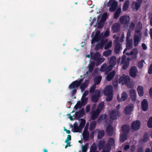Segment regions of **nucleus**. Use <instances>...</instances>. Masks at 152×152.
Wrapping results in <instances>:
<instances>
[{
  "label": "nucleus",
  "mask_w": 152,
  "mask_h": 152,
  "mask_svg": "<svg viewBox=\"0 0 152 152\" xmlns=\"http://www.w3.org/2000/svg\"><path fill=\"white\" fill-rule=\"evenodd\" d=\"M119 83H122V85H125L129 88H132L133 85L131 81V79L129 76L123 74L120 77Z\"/></svg>",
  "instance_id": "obj_1"
},
{
  "label": "nucleus",
  "mask_w": 152,
  "mask_h": 152,
  "mask_svg": "<svg viewBox=\"0 0 152 152\" xmlns=\"http://www.w3.org/2000/svg\"><path fill=\"white\" fill-rule=\"evenodd\" d=\"M142 28V25L141 23L139 22L136 26L134 37V46H137L139 40L141 38V33L140 31Z\"/></svg>",
  "instance_id": "obj_2"
},
{
  "label": "nucleus",
  "mask_w": 152,
  "mask_h": 152,
  "mask_svg": "<svg viewBox=\"0 0 152 152\" xmlns=\"http://www.w3.org/2000/svg\"><path fill=\"white\" fill-rule=\"evenodd\" d=\"M121 64H123L122 69H126L129 65V61L131 60L130 58H127L126 59V56L125 55H123L121 58Z\"/></svg>",
  "instance_id": "obj_3"
},
{
  "label": "nucleus",
  "mask_w": 152,
  "mask_h": 152,
  "mask_svg": "<svg viewBox=\"0 0 152 152\" xmlns=\"http://www.w3.org/2000/svg\"><path fill=\"white\" fill-rule=\"evenodd\" d=\"M84 79V77H83L80 79L79 80H77L73 82L69 86V88L72 89L78 88L81 83L83 81Z\"/></svg>",
  "instance_id": "obj_4"
},
{
  "label": "nucleus",
  "mask_w": 152,
  "mask_h": 152,
  "mask_svg": "<svg viewBox=\"0 0 152 152\" xmlns=\"http://www.w3.org/2000/svg\"><path fill=\"white\" fill-rule=\"evenodd\" d=\"M119 111L116 109H114L111 111L110 114V118L112 120L117 119L120 116Z\"/></svg>",
  "instance_id": "obj_5"
},
{
  "label": "nucleus",
  "mask_w": 152,
  "mask_h": 152,
  "mask_svg": "<svg viewBox=\"0 0 152 152\" xmlns=\"http://www.w3.org/2000/svg\"><path fill=\"white\" fill-rule=\"evenodd\" d=\"M120 57L118 58L117 61L116 57L113 56L110 58L109 61V64L114 66L116 64V61L117 63L119 64L120 63Z\"/></svg>",
  "instance_id": "obj_6"
},
{
  "label": "nucleus",
  "mask_w": 152,
  "mask_h": 152,
  "mask_svg": "<svg viewBox=\"0 0 152 152\" xmlns=\"http://www.w3.org/2000/svg\"><path fill=\"white\" fill-rule=\"evenodd\" d=\"M130 20L129 16L124 15L121 17L120 22L121 24H127L129 23Z\"/></svg>",
  "instance_id": "obj_7"
},
{
  "label": "nucleus",
  "mask_w": 152,
  "mask_h": 152,
  "mask_svg": "<svg viewBox=\"0 0 152 152\" xmlns=\"http://www.w3.org/2000/svg\"><path fill=\"white\" fill-rule=\"evenodd\" d=\"M95 94L92 96L91 101L94 103H96L99 100V97L100 96V91L96 90L95 91Z\"/></svg>",
  "instance_id": "obj_8"
},
{
  "label": "nucleus",
  "mask_w": 152,
  "mask_h": 152,
  "mask_svg": "<svg viewBox=\"0 0 152 152\" xmlns=\"http://www.w3.org/2000/svg\"><path fill=\"white\" fill-rule=\"evenodd\" d=\"M103 94L105 96L113 94L112 86L110 85L107 86L104 91Z\"/></svg>",
  "instance_id": "obj_9"
},
{
  "label": "nucleus",
  "mask_w": 152,
  "mask_h": 152,
  "mask_svg": "<svg viewBox=\"0 0 152 152\" xmlns=\"http://www.w3.org/2000/svg\"><path fill=\"white\" fill-rule=\"evenodd\" d=\"M133 110V104H129L125 108L124 113L125 115L130 114Z\"/></svg>",
  "instance_id": "obj_10"
},
{
  "label": "nucleus",
  "mask_w": 152,
  "mask_h": 152,
  "mask_svg": "<svg viewBox=\"0 0 152 152\" xmlns=\"http://www.w3.org/2000/svg\"><path fill=\"white\" fill-rule=\"evenodd\" d=\"M99 149L100 150L102 149L108 148V145L105 144V141L104 140H100L98 144Z\"/></svg>",
  "instance_id": "obj_11"
},
{
  "label": "nucleus",
  "mask_w": 152,
  "mask_h": 152,
  "mask_svg": "<svg viewBox=\"0 0 152 152\" xmlns=\"http://www.w3.org/2000/svg\"><path fill=\"white\" fill-rule=\"evenodd\" d=\"M85 112L84 108H82L80 110L76 112L75 115V118L78 120L80 118L82 117L84 114Z\"/></svg>",
  "instance_id": "obj_12"
},
{
  "label": "nucleus",
  "mask_w": 152,
  "mask_h": 152,
  "mask_svg": "<svg viewBox=\"0 0 152 152\" xmlns=\"http://www.w3.org/2000/svg\"><path fill=\"white\" fill-rule=\"evenodd\" d=\"M122 131L125 134H128L130 132V128L129 125L126 124L123 125L122 126Z\"/></svg>",
  "instance_id": "obj_13"
},
{
  "label": "nucleus",
  "mask_w": 152,
  "mask_h": 152,
  "mask_svg": "<svg viewBox=\"0 0 152 152\" xmlns=\"http://www.w3.org/2000/svg\"><path fill=\"white\" fill-rule=\"evenodd\" d=\"M120 25L119 23H114L112 27V30L113 33L118 32L120 29Z\"/></svg>",
  "instance_id": "obj_14"
},
{
  "label": "nucleus",
  "mask_w": 152,
  "mask_h": 152,
  "mask_svg": "<svg viewBox=\"0 0 152 152\" xmlns=\"http://www.w3.org/2000/svg\"><path fill=\"white\" fill-rule=\"evenodd\" d=\"M141 107L142 110L144 111H146L148 108V101L146 99H144L141 104Z\"/></svg>",
  "instance_id": "obj_15"
},
{
  "label": "nucleus",
  "mask_w": 152,
  "mask_h": 152,
  "mask_svg": "<svg viewBox=\"0 0 152 152\" xmlns=\"http://www.w3.org/2000/svg\"><path fill=\"white\" fill-rule=\"evenodd\" d=\"M121 49H122V48L121 44L119 42L116 43L114 50V53L116 54H118L119 53Z\"/></svg>",
  "instance_id": "obj_16"
},
{
  "label": "nucleus",
  "mask_w": 152,
  "mask_h": 152,
  "mask_svg": "<svg viewBox=\"0 0 152 152\" xmlns=\"http://www.w3.org/2000/svg\"><path fill=\"white\" fill-rule=\"evenodd\" d=\"M115 74V70H113L110 72L106 76V79L108 81H110L112 80L114 77Z\"/></svg>",
  "instance_id": "obj_17"
},
{
  "label": "nucleus",
  "mask_w": 152,
  "mask_h": 152,
  "mask_svg": "<svg viewBox=\"0 0 152 152\" xmlns=\"http://www.w3.org/2000/svg\"><path fill=\"white\" fill-rule=\"evenodd\" d=\"M89 81L88 80H85L84 83H81L80 85V88L82 91H84L88 86Z\"/></svg>",
  "instance_id": "obj_18"
},
{
  "label": "nucleus",
  "mask_w": 152,
  "mask_h": 152,
  "mask_svg": "<svg viewBox=\"0 0 152 152\" xmlns=\"http://www.w3.org/2000/svg\"><path fill=\"white\" fill-rule=\"evenodd\" d=\"M118 5V3L117 1H114L113 2L112 5L110 6L109 10L110 12H113L115 11Z\"/></svg>",
  "instance_id": "obj_19"
},
{
  "label": "nucleus",
  "mask_w": 152,
  "mask_h": 152,
  "mask_svg": "<svg viewBox=\"0 0 152 152\" xmlns=\"http://www.w3.org/2000/svg\"><path fill=\"white\" fill-rule=\"evenodd\" d=\"M106 133L108 135H112L113 133V127L111 125H109L106 127Z\"/></svg>",
  "instance_id": "obj_20"
},
{
  "label": "nucleus",
  "mask_w": 152,
  "mask_h": 152,
  "mask_svg": "<svg viewBox=\"0 0 152 152\" xmlns=\"http://www.w3.org/2000/svg\"><path fill=\"white\" fill-rule=\"evenodd\" d=\"M100 113L98 109H96L95 111L93 112L91 116V119L94 120L96 119L99 116V114Z\"/></svg>",
  "instance_id": "obj_21"
},
{
  "label": "nucleus",
  "mask_w": 152,
  "mask_h": 152,
  "mask_svg": "<svg viewBox=\"0 0 152 152\" xmlns=\"http://www.w3.org/2000/svg\"><path fill=\"white\" fill-rule=\"evenodd\" d=\"M108 41V40L106 39L105 40H102L99 43L97 44L96 46V48L97 49V50L103 46L104 44H106Z\"/></svg>",
  "instance_id": "obj_22"
},
{
  "label": "nucleus",
  "mask_w": 152,
  "mask_h": 152,
  "mask_svg": "<svg viewBox=\"0 0 152 152\" xmlns=\"http://www.w3.org/2000/svg\"><path fill=\"white\" fill-rule=\"evenodd\" d=\"M140 121H136L134 122V130H136L140 128Z\"/></svg>",
  "instance_id": "obj_23"
},
{
  "label": "nucleus",
  "mask_w": 152,
  "mask_h": 152,
  "mask_svg": "<svg viewBox=\"0 0 152 152\" xmlns=\"http://www.w3.org/2000/svg\"><path fill=\"white\" fill-rule=\"evenodd\" d=\"M102 77L101 75H98L94 77V84L97 85L100 83Z\"/></svg>",
  "instance_id": "obj_24"
},
{
  "label": "nucleus",
  "mask_w": 152,
  "mask_h": 152,
  "mask_svg": "<svg viewBox=\"0 0 152 152\" xmlns=\"http://www.w3.org/2000/svg\"><path fill=\"white\" fill-rule=\"evenodd\" d=\"M129 4V2L128 0H126L124 3L122 10L124 11H126L128 10Z\"/></svg>",
  "instance_id": "obj_25"
},
{
  "label": "nucleus",
  "mask_w": 152,
  "mask_h": 152,
  "mask_svg": "<svg viewBox=\"0 0 152 152\" xmlns=\"http://www.w3.org/2000/svg\"><path fill=\"white\" fill-rule=\"evenodd\" d=\"M73 132H80L81 131V130L80 129V128L79 126L77 125V124L76 122H75L73 125Z\"/></svg>",
  "instance_id": "obj_26"
},
{
  "label": "nucleus",
  "mask_w": 152,
  "mask_h": 152,
  "mask_svg": "<svg viewBox=\"0 0 152 152\" xmlns=\"http://www.w3.org/2000/svg\"><path fill=\"white\" fill-rule=\"evenodd\" d=\"M83 138L85 141H87L89 138V133L88 132L83 131Z\"/></svg>",
  "instance_id": "obj_27"
},
{
  "label": "nucleus",
  "mask_w": 152,
  "mask_h": 152,
  "mask_svg": "<svg viewBox=\"0 0 152 152\" xmlns=\"http://www.w3.org/2000/svg\"><path fill=\"white\" fill-rule=\"evenodd\" d=\"M95 62L94 61L90 62L88 66V71L91 73L92 72L94 67Z\"/></svg>",
  "instance_id": "obj_28"
},
{
  "label": "nucleus",
  "mask_w": 152,
  "mask_h": 152,
  "mask_svg": "<svg viewBox=\"0 0 152 152\" xmlns=\"http://www.w3.org/2000/svg\"><path fill=\"white\" fill-rule=\"evenodd\" d=\"M136 1H134L135 6L134 8V10L135 9L136 10H138L139 8L140 4H141L142 0H136Z\"/></svg>",
  "instance_id": "obj_29"
},
{
  "label": "nucleus",
  "mask_w": 152,
  "mask_h": 152,
  "mask_svg": "<svg viewBox=\"0 0 152 152\" xmlns=\"http://www.w3.org/2000/svg\"><path fill=\"white\" fill-rule=\"evenodd\" d=\"M96 125V121H93L90 124L89 130L91 131H93L95 129Z\"/></svg>",
  "instance_id": "obj_30"
},
{
  "label": "nucleus",
  "mask_w": 152,
  "mask_h": 152,
  "mask_svg": "<svg viewBox=\"0 0 152 152\" xmlns=\"http://www.w3.org/2000/svg\"><path fill=\"white\" fill-rule=\"evenodd\" d=\"M127 134L124 133L121 134L120 137V141L121 142H124L127 139Z\"/></svg>",
  "instance_id": "obj_31"
},
{
  "label": "nucleus",
  "mask_w": 152,
  "mask_h": 152,
  "mask_svg": "<svg viewBox=\"0 0 152 152\" xmlns=\"http://www.w3.org/2000/svg\"><path fill=\"white\" fill-rule=\"evenodd\" d=\"M101 56V54L98 52L94 53L92 56V59L94 61L97 60Z\"/></svg>",
  "instance_id": "obj_32"
},
{
  "label": "nucleus",
  "mask_w": 152,
  "mask_h": 152,
  "mask_svg": "<svg viewBox=\"0 0 152 152\" xmlns=\"http://www.w3.org/2000/svg\"><path fill=\"white\" fill-rule=\"evenodd\" d=\"M121 11V8H118L115 13L114 18L115 19H117L119 17Z\"/></svg>",
  "instance_id": "obj_33"
},
{
  "label": "nucleus",
  "mask_w": 152,
  "mask_h": 152,
  "mask_svg": "<svg viewBox=\"0 0 152 152\" xmlns=\"http://www.w3.org/2000/svg\"><path fill=\"white\" fill-rule=\"evenodd\" d=\"M107 144L108 145V148H110V146H113L115 145V140L113 138H110L108 140Z\"/></svg>",
  "instance_id": "obj_34"
},
{
  "label": "nucleus",
  "mask_w": 152,
  "mask_h": 152,
  "mask_svg": "<svg viewBox=\"0 0 152 152\" xmlns=\"http://www.w3.org/2000/svg\"><path fill=\"white\" fill-rule=\"evenodd\" d=\"M104 135V131L103 130H99L97 135V138L98 139H102Z\"/></svg>",
  "instance_id": "obj_35"
},
{
  "label": "nucleus",
  "mask_w": 152,
  "mask_h": 152,
  "mask_svg": "<svg viewBox=\"0 0 152 152\" xmlns=\"http://www.w3.org/2000/svg\"><path fill=\"white\" fill-rule=\"evenodd\" d=\"M132 40H126V47L128 50H129L132 48Z\"/></svg>",
  "instance_id": "obj_36"
},
{
  "label": "nucleus",
  "mask_w": 152,
  "mask_h": 152,
  "mask_svg": "<svg viewBox=\"0 0 152 152\" xmlns=\"http://www.w3.org/2000/svg\"><path fill=\"white\" fill-rule=\"evenodd\" d=\"M80 120L81 122L79 126L80 128V129H81V130H82L84 126L86 123V121L83 118H81L80 119Z\"/></svg>",
  "instance_id": "obj_37"
},
{
  "label": "nucleus",
  "mask_w": 152,
  "mask_h": 152,
  "mask_svg": "<svg viewBox=\"0 0 152 152\" xmlns=\"http://www.w3.org/2000/svg\"><path fill=\"white\" fill-rule=\"evenodd\" d=\"M112 53V50H108L104 51L103 52V56L105 57H107L110 55Z\"/></svg>",
  "instance_id": "obj_38"
},
{
  "label": "nucleus",
  "mask_w": 152,
  "mask_h": 152,
  "mask_svg": "<svg viewBox=\"0 0 152 152\" xmlns=\"http://www.w3.org/2000/svg\"><path fill=\"white\" fill-rule=\"evenodd\" d=\"M137 91L139 95L142 96L143 94V91L142 87L140 86H139L137 88Z\"/></svg>",
  "instance_id": "obj_39"
},
{
  "label": "nucleus",
  "mask_w": 152,
  "mask_h": 152,
  "mask_svg": "<svg viewBox=\"0 0 152 152\" xmlns=\"http://www.w3.org/2000/svg\"><path fill=\"white\" fill-rule=\"evenodd\" d=\"M100 39L101 37H99L95 36L92 39V40L91 41V43L92 44H93L95 42H99L100 40Z\"/></svg>",
  "instance_id": "obj_40"
},
{
  "label": "nucleus",
  "mask_w": 152,
  "mask_h": 152,
  "mask_svg": "<svg viewBox=\"0 0 152 152\" xmlns=\"http://www.w3.org/2000/svg\"><path fill=\"white\" fill-rule=\"evenodd\" d=\"M104 60V58H100L99 57L97 60H96V61H95L96 62V65L97 66L99 65V64L103 62Z\"/></svg>",
  "instance_id": "obj_41"
},
{
  "label": "nucleus",
  "mask_w": 152,
  "mask_h": 152,
  "mask_svg": "<svg viewBox=\"0 0 152 152\" xmlns=\"http://www.w3.org/2000/svg\"><path fill=\"white\" fill-rule=\"evenodd\" d=\"M127 97L128 96L126 92H123L121 94V100L122 101H124L126 99Z\"/></svg>",
  "instance_id": "obj_42"
},
{
  "label": "nucleus",
  "mask_w": 152,
  "mask_h": 152,
  "mask_svg": "<svg viewBox=\"0 0 152 152\" xmlns=\"http://www.w3.org/2000/svg\"><path fill=\"white\" fill-rule=\"evenodd\" d=\"M104 106V103L103 102H102L99 104L96 109H98L99 112H101Z\"/></svg>",
  "instance_id": "obj_43"
},
{
  "label": "nucleus",
  "mask_w": 152,
  "mask_h": 152,
  "mask_svg": "<svg viewBox=\"0 0 152 152\" xmlns=\"http://www.w3.org/2000/svg\"><path fill=\"white\" fill-rule=\"evenodd\" d=\"M82 106V103L80 101L78 102L74 106V108L76 110L80 108Z\"/></svg>",
  "instance_id": "obj_44"
},
{
  "label": "nucleus",
  "mask_w": 152,
  "mask_h": 152,
  "mask_svg": "<svg viewBox=\"0 0 152 152\" xmlns=\"http://www.w3.org/2000/svg\"><path fill=\"white\" fill-rule=\"evenodd\" d=\"M88 146V144L86 143L85 145L82 146V152H86Z\"/></svg>",
  "instance_id": "obj_45"
},
{
  "label": "nucleus",
  "mask_w": 152,
  "mask_h": 152,
  "mask_svg": "<svg viewBox=\"0 0 152 152\" xmlns=\"http://www.w3.org/2000/svg\"><path fill=\"white\" fill-rule=\"evenodd\" d=\"M105 96H107L106 98V100L107 102H109L112 100L113 98V94Z\"/></svg>",
  "instance_id": "obj_46"
},
{
  "label": "nucleus",
  "mask_w": 152,
  "mask_h": 152,
  "mask_svg": "<svg viewBox=\"0 0 152 152\" xmlns=\"http://www.w3.org/2000/svg\"><path fill=\"white\" fill-rule=\"evenodd\" d=\"M147 126L149 128H152V117L149 118Z\"/></svg>",
  "instance_id": "obj_47"
},
{
  "label": "nucleus",
  "mask_w": 152,
  "mask_h": 152,
  "mask_svg": "<svg viewBox=\"0 0 152 152\" xmlns=\"http://www.w3.org/2000/svg\"><path fill=\"white\" fill-rule=\"evenodd\" d=\"M107 64H103V65L102 66L100 70L102 72H105L106 71L107 67Z\"/></svg>",
  "instance_id": "obj_48"
},
{
  "label": "nucleus",
  "mask_w": 152,
  "mask_h": 152,
  "mask_svg": "<svg viewBox=\"0 0 152 152\" xmlns=\"http://www.w3.org/2000/svg\"><path fill=\"white\" fill-rule=\"evenodd\" d=\"M97 148L95 145H93L91 146L90 149V152H96Z\"/></svg>",
  "instance_id": "obj_49"
},
{
  "label": "nucleus",
  "mask_w": 152,
  "mask_h": 152,
  "mask_svg": "<svg viewBox=\"0 0 152 152\" xmlns=\"http://www.w3.org/2000/svg\"><path fill=\"white\" fill-rule=\"evenodd\" d=\"M112 45V43L111 42H109L108 43L105 45L104 49L106 50L110 48L111 47Z\"/></svg>",
  "instance_id": "obj_50"
},
{
  "label": "nucleus",
  "mask_w": 152,
  "mask_h": 152,
  "mask_svg": "<svg viewBox=\"0 0 152 152\" xmlns=\"http://www.w3.org/2000/svg\"><path fill=\"white\" fill-rule=\"evenodd\" d=\"M113 67V66L111 65L110 64L108 66H107L106 72H109L110 71H111Z\"/></svg>",
  "instance_id": "obj_51"
},
{
  "label": "nucleus",
  "mask_w": 152,
  "mask_h": 152,
  "mask_svg": "<svg viewBox=\"0 0 152 152\" xmlns=\"http://www.w3.org/2000/svg\"><path fill=\"white\" fill-rule=\"evenodd\" d=\"M96 88V85L95 84H94L93 85L92 87H91L89 90V92L90 93H93L94 91Z\"/></svg>",
  "instance_id": "obj_52"
},
{
  "label": "nucleus",
  "mask_w": 152,
  "mask_h": 152,
  "mask_svg": "<svg viewBox=\"0 0 152 152\" xmlns=\"http://www.w3.org/2000/svg\"><path fill=\"white\" fill-rule=\"evenodd\" d=\"M71 140V136L70 135H68L66 139L65 140V142L67 144H68V142Z\"/></svg>",
  "instance_id": "obj_53"
},
{
  "label": "nucleus",
  "mask_w": 152,
  "mask_h": 152,
  "mask_svg": "<svg viewBox=\"0 0 152 152\" xmlns=\"http://www.w3.org/2000/svg\"><path fill=\"white\" fill-rule=\"evenodd\" d=\"M144 62L143 61L141 60L139 61L138 63V66L139 68H141L143 66V65Z\"/></svg>",
  "instance_id": "obj_54"
},
{
  "label": "nucleus",
  "mask_w": 152,
  "mask_h": 152,
  "mask_svg": "<svg viewBox=\"0 0 152 152\" xmlns=\"http://www.w3.org/2000/svg\"><path fill=\"white\" fill-rule=\"evenodd\" d=\"M131 32L130 31L128 30L127 32V36H126V40H132V39H130V37L131 36Z\"/></svg>",
  "instance_id": "obj_55"
},
{
  "label": "nucleus",
  "mask_w": 152,
  "mask_h": 152,
  "mask_svg": "<svg viewBox=\"0 0 152 152\" xmlns=\"http://www.w3.org/2000/svg\"><path fill=\"white\" fill-rule=\"evenodd\" d=\"M104 23L100 21L98 23V28H102L104 26Z\"/></svg>",
  "instance_id": "obj_56"
},
{
  "label": "nucleus",
  "mask_w": 152,
  "mask_h": 152,
  "mask_svg": "<svg viewBox=\"0 0 152 152\" xmlns=\"http://www.w3.org/2000/svg\"><path fill=\"white\" fill-rule=\"evenodd\" d=\"M148 139V135L147 133H145V134L143 138V141L144 142L147 141Z\"/></svg>",
  "instance_id": "obj_57"
},
{
  "label": "nucleus",
  "mask_w": 152,
  "mask_h": 152,
  "mask_svg": "<svg viewBox=\"0 0 152 152\" xmlns=\"http://www.w3.org/2000/svg\"><path fill=\"white\" fill-rule=\"evenodd\" d=\"M106 117V115L104 114H103L100 115L99 117L98 121H101L103 120V118H105Z\"/></svg>",
  "instance_id": "obj_58"
},
{
  "label": "nucleus",
  "mask_w": 152,
  "mask_h": 152,
  "mask_svg": "<svg viewBox=\"0 0 152 152\" xmlns=\"http://www.w3.org/2000/svg\"><path fill=\"white\" fill-rule=\"evenodd\" d=\"M129 75L131 77H133V66H132L130 70Z\"/></svg>",
  "instance_id": "obj_59"
},
{
  "label": "nucleus",
  "mask_w": 152,
  "mask_h": 152,
  "mask_svg": "<svg viewBox=\"0 0 152 152\" xmlns=\"http://www.w3.org/2000/svg\"><path fill=\"white\" fill-rule=\"evenodd\" d=\"M88 98L87 97H83L82 98V101L81 102L82 103H86L88 101Z\"/></svg>",
  "instance_id": "obj_60"
},
{
  "label": "nucleus",
  "mask_w": 152,
  "mask_h": 152,
  "mask_svg": "<svg viewBox=\"0 0 152 152\" xmlns=\"http://www.w3.org/2000/svg\"><path fill=\"white\" fill-rule=\"evenodd\" d=\"M129 92L130 94L131 99L132 101H133V89L132 88L131 89Z\"/></svg>",
  "instance_id": "obj_61"
},
{
  "label": "nucleus",
  "mask_w": 152,
  "mask_h": 152,
  "mask_svg": "<svg viewBox=\"0 0 152 152\" xmlns=\"http://www.w3.org/2000/svg\"><path fill=\"white\" fill-rule=\"evenodd\" d=\"M115 0H110L107 4V6L108 7L111 6L113 3V2L115 1Z\"/></svg>",
  "instance_id": "obj_62"
},
{
  "label": "nucleus",
  "mask_w": 152,
  "mask_h": 152,
  "mask_svg": "<svg viewBox=\"0 0 152 152\" xmlns=\"http://www.w3.org/2000/svg\"><path fill=\"white\" fill-rule=\"evenodd\" d=\"M77 88H76L75 89H73L71 92L72 95H74L76 94L77 91Z\"/></svg>",
  "instance_id": "obj_63"
},
{
  "label": "nucleus",
  "mask_w": 152,
  "mask_h": 152,
  "mask_svg": "<svg viewBox=\"0 0 152 152\" xmlns=\"http://www.w3.org/2000/svg\"><path fill=\"white\" fill-rule=\"evenodd\" d=\"M148 72L149 74L152 73V64L150 65L148 70Z\"/></svg>",
  "instance_id": "obj_64"
}]
</instances>
